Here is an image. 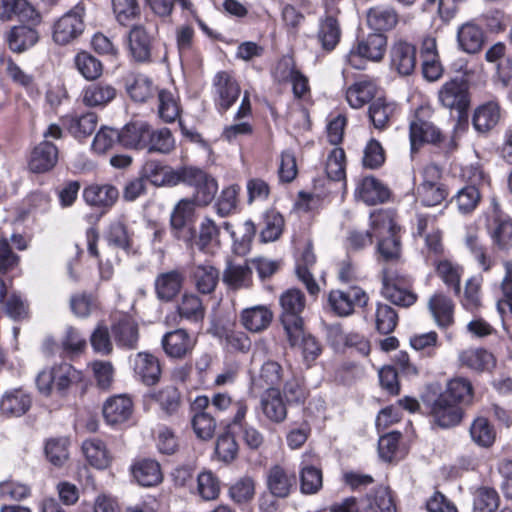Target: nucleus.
Returning <instances> with one entry per match:
<instances>
[{"label": "nucleus", "mask_w": 512, "mask_h": 512, "mask_svg": "<svg viewBox=\"0 0 512 512\" xmlns=\"http://www.w3.org/2000/svg\"><path fill=\"white\" fill-rule=\"evenodd\" d=\"M142 178L155 186H175V170L157 160H148L142 167Z\"/></svg>", "instance_id": "2f4dec72"}, {"label": "nucleus", "mask_w": 512, "mask_h": 512, "mask_svg": "<svg viewBox=\"0 0 512 512\" xmlns=\"http://www.w3.org/2000/svg\"><path fill=\"white\" fill-rule=\"evenodd\" d=\"M426 110L420 109L410 124V142L412 151H416L423 143L437 144L442 140L440 130L424 118Z\"/></svg>", "instance_id": "9d476101"}, {"label": "nucleus", "mask_w": 512, "mask_h": 512, "mask_svg": "<svg viewBox=\"0 0 512 512\" xmlns=\"http://www.w3.org/2000/svg\"><path fill=\"white\" fill-rule=\"evenodd\" d=\"M461 366L477 372H483L494 365V356L483 348H469L458 355Z\"/></svg>", "instance_id": "473e14b6"}, {"label": "nucleus", "mask_w": 512, "mask_h": 512, "mask_svg": "<svg viewBox=\"0 0 512 512\" xmlns=\"http://www.w3.org/2000/svg\"><path fill=\"white\" fill-rule=\"evenodd\" d=\"M131 472L137 483L144 487L156 486L163 479L159 463L152 459H141L135 462Z\"/></svg>", "instance_id": "b1692460"}, {"label": "nucleus", "mask_w": 512, "mask_h": 512, "mask_svg": "<svg viewBox=\"0 0 512 512\" xmlns=\"http://www.w3.org/2000/svg\"><path fill=\"white\" fill-rule=\"evenodd\" d=\"M214 86L219 97V105L227 110L238 99L240 87L235 79L225 71L216 74Z\"/></svg>", "instance_id": "a878e982"}, {"label": "nucleus", "mask_w": 512, "mask_h": 512, "mask_svg": "<svg viewBox=\"0 0 512 512\" xmlns=\"http://www.w3.org/2000/svg\"><path fill=\"white\" fill-rule=\"evenodd\" d=\"M418 197L425 206H436L441 204L448 195L443 184H428L422 182L417 189Z\"/></svg>", "instance_id": "680f3d73"}, {"label": "nucleus", "mask_w": 512, "mask_h": 512, "mask_svg": "<svg viewBox=\"0 0 512 512\" xmlns=\"http://www.w3.org/2000/svg\"><path fill=\"white\" fill-rule=\"evenodd\" d=\"M314 457L311 453H305L302 456L300 470V488L304 494H314L322 487V472L314 466Z\"/></svg>", "instance_id": "bb28decb"}, {"label": "nucleus", "mask_w": 512, "mask_h": 512, "mask_svg": "<svg viewBox=\"0 0 512 512\" xmlns=\"http://www.w3.org/2000/svg\"><path fill=\"white\" fill-rule=\"evenodd\" d=\"M368 295L358 286L345 289H334L329 292L328 304L338 316L351 315L356 308L364 307L368 302Z\"/></svg>", "instance_id": "20e7f679"}, {"label": "nucleus", "mask_w": 512, "mask_h": 512, "mask_svg": "<svg viewBox=\"0 0 512 512\" xmlns=\"http://www.w3.org/2000/svg\"><path fill=\"white\" fill-rule=\"evenodd\" d=\"M376 94V84L371 80H360L348 87L346 100L355 109L363 107L371 101Z\"/></svg>", "instance_id": "4c0bfd02"}, {"label": "nucleus", "mask_w": 512, "mask_h": 512, "mask_svg": "<svg viewBox=\"0 0 512 512\" xmlns=\"http://www.w3.org/2000/svg\"><path fill=\"white\" fill-rule=\"evenodd\" d=\"M438 99L445 108L454 109L460 114L465 112L470 105L468 83L463 79L445 82L438 92Z\"/></svg>", "instance_id": "423d86ee"}, {"label": "nucleus", "mask_w": 512, "mask_h": 512, "mask_svg": "<svg viewBox=\"0 0 512 512\" xmlns=\"http://www.w3.org/2000/svg\"><path fill=\"white\" fill-rule=\"evenodd\" d=\"M111 5L115 19L121 25H127L140 15L137 0H111Z\"/></svg>", "instance_id": "052dcab7"}, {"label": "nucleus", "mask_w": 512, "mask_h": 512, "mask_svg": "<svg viewBox=\"0 0 512 512\" xmlns=\"http://www.w3.org/2000/svg\"><path fill=\"white\" fill-rule=\"evenodd\" d=\"M487 227L498 248L509 249L512 247V219L501 209L495 199L492 200L488 213Z\"/></svg>", "instance_id": "39448f33"}, {"label": "nucleus", "mask_w": 512, "mask_h": 512, "mask_svg": "<svg viewBox=\"0 0 512 512\" xmlns=\"http://www.w3.org/2000/svg\"><path fill=\"white\" fill-rule=\"evenodd\" d=\"M69 440L67 438H54L45 445L46 457L51 464L61 467L69 458Z\"/></svg>", "instance_id": "bf43d9fd"}, {"label": "nucleus", "mask_w": 512, "mask_h": 512, "mask_svg": "<svg viewBox=\"0 0 512 512\" xmlns=\"http://www.w3.org/2000/svg\"><path fill=\"white\" fill-rule=\"evenodd\" d=\"M239 232L241 236H238L236 231H231V238L234 241L233 248L236 254L245 256L250 251L251 242L256 233L254 223L251 220L245 221Z\"/></svg>", "instance_id": "e2e57ef3"}, {"label": "nucleus", "mask_w": 512, "mask_h": 512, "mask_svg": "<svg viewBox=\"0 0 512 512\" xmlns=\"http://www.w3.org/2000/svg\"><path fill=\"white\" fill-rule=\"evenodd\" d=\"M61 348L69 357L82 354L87 348V341L81 331L67 326L61 336Z\"/></svg>", "instance_id": "603ef678"}, {"label": "nucleus", "mask_w": 512, "mask_h": 512, "mask_svg": "<svg viewBox=\"0 0 512 512\" xmlns=\"http://www.w3.org/2000/svg\"><path fill=\"white\" fill-rule=\"evenodd\" d=\"M82 381V371L67 362L45 367L38 372L35 378L38 392L45 397L52 396L54 392L60 397H65L72 386Z\"/></svg>", "instance_id": "f257e3e1"}, {"label": "nucleus", "mask_w": 512, "mask_h": 512, "mask_svg": "<svg viewBox=\"0 0 512 512\" xmlns=\"http://www.w3.org/2000/svg\"><path fill=\"white\" fill-rule=\"evenodd\" d=\"M499 503V495L494 489L480 488L474 499V512H496Z\"/></svg>", "instance_id": "774afa93"}, {"label": "nucleus", "mask_w": 512, "mask_h": 512, "mask_svg": "<svg viewBox=\"0 0 512 512\" xmlns=\"http://www.w3.org/2000/svg\"><path fill=\"white\" fill-rule=\"evenodd\" d=\"M370 233L372 237L387 238L389 236L397 235L399 227L395 224L391 212L386 210L374 211L370 215Z\"/></svg>", "instance_id": "58836bf2"}, {"label": "nucleus", "mask_w": 512, "mask_h": 512, "mask_svg": "<svg viewBox=\"0 0 512 512\" xmlns=\"http://www.w3.org/2000/svg\"><path fill=\"white\" fill-rule=\"evenodd\" d=\"M382 282V294L391 303L399 306L408 307L416 301L415 294L397 286L392 281V279L390 278L386 271L383 272Z\"/></svg>", "instance_id": "09e8293b"}, {"label": "nucleus", "mask_w": 512, "mask_h": 512, "mask_svg": "<svg viewBox=\"0 0 512 512\" xmlns=\"http://www.w3.org/2000/svg\"><path fill=\"white\" fill-rule=\"evenodd\" d=\"M195 203L191 199L180 200L170 215V226L173 235L180 239L182 232L189 221H191L195 212Z\"/></svg>", "instance_id": "e433bc0d"}, {"label": "nucleus", "mask_w": 512, "mask_h": 512, "mask_svg": "<svg viewBox=\"0 0 512 512\" xmlns=\"http://www.w3.org/2000/svg\"><path fill=\"white\" fill-rule=\"evenodd\" d=\"M118 196L117 188L110 184L90 185L83 191L86 203L96 207L109 208L115 204Z\"/></svg>", "instance_id": "c756f323"}, {"label": "nucleus", "mask_w": 512, "mask_h": 512, "mask_svg": "<svg viewBox=\"0 0 512 512\" xmlns=\"http://www.w3.org/2000/svg\"><path fill=\"white\" fill-rule=\"evenodd\" d=\"M146 151L149 153L169 154L175 149V138L169 128L151 127Z\"/></svg>", "instance_id": "c03bdc74"}, {"label": "nucleus", "mask_w": 512, "mask_h": 512, "mask_svg": "<svg viewBox=\"0 0 512 512\" xmlns=\"http://www.w3.org/2000/svg\"><path fill=\"white\" fill-rule=\"evenodd\" d=\"M127 91L134 101L145 102L154 95L156 88L149 77L138 74L132 83L128 84Z\"/></svg>", "instance_id": "13d9d810"}, {"label": "nucleus", "mask_w": 512, "mask_h": 512, "mask_svg": "<svg viewBox=\"0 0 512 512\" xmlns=\"http://www.w3.org/2000/svg\"><path fill=\"white\" fill-rule=\"evenodd\" d=\"M500 118V104L495 100H491L476 108L472 124L477 132L486 134L499 123Z\"/></svg>", "instance_id": "6ab92c4d"}, {"label": "nucleus", "mask_w": 512, "mask_h": 512, "mask_svg": "<svg viewBox=\"0 0 512 512\" xmlns=\"http://www.w3.org/2000/svg\"><path fill=\"white\" fill-rule=\"evenodd\" d=\"M159 106L158 114L159 117L167 123L174 122L180 115V108L176 97L173 93L161 90L158 94Z\"/></svg>", "instance_id": "0e129e2a"}, {"label": "nucleus", "mask_w": 512, "mask_h": 512, "mask_svg": "<svg viewBox=\"0 0 512 512\" xmlns=\"http://www.w3.org/2000/svg\"><path fill=\"white\" fill-rule=\"evenodd\" d=\"M117 95L111 84L96 82L86 86L82 91V101L88 107H104Z\"/></svg>", "instance_id": "5701e85b"}, {"label": "nucleus", "mask_w": 512, "mask_h": 512, "mask_svg": "<svg viewBox=\"0 0 512 512\" xmlns=\"http://www.w3.org/2000/svg\"><path fill=\"white\" fill-rule=\"evenodd\" d=\"M196 339L187 330L178 328L165 333L161 345L165 354L172 359H183L191 354Z\"/></svg>", "instance_id": "1a4fd4ad"}, {"label": "nucleus", "mask_w": 512, "mask_h": 512, "mask_svg": "<svg viewBox=\"0 0 512 512\" xmlns=\"http://www.w3.org/2000/svg\"><path fill=\"white\" fill-rule=\"evenodd\" d=\"M296 485V476L293 472L276 464L266 473V487L268 491L280 499L287 498Z\"/></svg>", "instance_id": "ddd939ff"}, {"label": "nucleus", "mask_w": 512, "mask_h": 512, "mask_svg": "<svg viewBox=\"0 0 512 512\" xmlns=\"http://www.w3.org/2000/svg\"><path fill=\"white\" fill-rule=\"evenodd\" d=\"M151 125L146 121H133L126 124L122 131V145L136 150H145Z\"/></svg>", "instance_id": "4be33fe9"}, {"label": "nucleus", "mask_w": 512, "mask_h": 512, "mask_svg": "<svg viewBox=\"0 0 512 512\" xmlns=\"http://www.w3.org/2000/svg\"><path fill=\"white\" fill-rule=\"evenodd\" d=\"M436 273L456 294L460 292L462 268L458 264L447 259L441 260L436 265Z\"/></svg>", "instance_id": "6e6d98bb"}, {"label": "nucleus", "mask_w": 512, "mask_h": 512, "mask_svg": "<svg viewBox=\"0 0 512 512\" xmlns=\"http://www.w3.org/2000/svg\"><path fill=\"white\" fill-rule=\"evenodd\" d=\"M340 37L341 29L336 18L327 16L320 21L317 39L324 50H334L340 41Z\"/></svg>", "instance_id": "37998d69"}, {"label": "nucleus", "mask_w": 512, "mask_h": 512, "mask_svg": "<svg viewBox=\"0 0 512 512\" xmlns=\"http://www.w3.org/2000/svg\"><path fill=\"white\" fill-rule=\"evenodd\" d=\"M58 161V149L49 141H42L31 152L29 168L36 173L52 169Z\"/></svg>", "instance_id": "a211bd4d"}, {"label": "nucleus", "mask_w": 512, "mask_h": 512, "mask_svg": "<svg viewBox=\"0 0 512 512\" xmlns=\"http://www.w3.org/2000/svg\"><path fill=\"white\" fill-rule=\"evenodd\" d=\"M441 394L460 407L470 406L474 400L473 385L469 379L464 377H455L449 380L445 391Z\"/></svg>", "instance_id": "c85d7f7f"}, {"label": "nucleus", "mask_w": 512, "mask_h": 512, "mask_svg": "<svg viewBox=\"0 0 512 512\" xmlns=\"http://www.w3.org/2000/svg\"><path fill=\"white\" fill-rule=\"evenodd\" d=\"M367 23L375 30H390L398 23V13L391 6H375L367 12Z\"/></svg>", "instance_id": "c9c22d12"}, {"label": "nucleus", "mask_w": 512, "mask_h": 512, "mask_svg": "<svg viewBox=\"0 0 512 512\" xmlns=\"http://www.w3.org/2000/svg\"><path fill=\"white\" fill-rule=\"evenodd\" d=\"M38 41V33L28 26L13 27L8 35L7 42L9 48L14 52H23L33 46Z\"/></svg>", "instance_id": "a18cd8bd"}, {"label": "nucleus", "mask_w": 512, "mask_h": 512, "mask_svg": "<svg viewBox=\"0 0 512 512\" xmlns=\"http://www.w3.org/2000/svg\"><path fill=\"white\" fill-rule=\"evenodd\" d=\"M105 239L110 246L117 247L126 252L132 249V239L126 226L120 222H112L105 234Z\"/></svg>", "instance_id": "4d7b16f0"}, {"label": "nucleus", "mask_w": 512, "mask_h": 512, "mask_svg": "<svg viewBox=\"0 0 512 512\" xmlns=\"http://www.w3.org/2000/svg\"><path fill=\"white\" fill-rule=\"evenodd\" d=\"M390 66L401 76L410 75L416 67V49L405 40L398 39L390 47Z\"/></svg>", "instance_id": "9b49d317"}, {"label": "nucleus", "mask_w": 512, "mask_h": 512, "mask_svg": "<svg viewBox=\"0 0 512 512\" xmlns=\"http://www.w3.org/2000/svg\"><path fill=\"white\" fill-rule=\"evenodd\" d=\"M387 46V37L382 33H371L358 40L346 55L347 63L355 69H364L365 60L379 62L383 59Z\"/></svg>", "instance_id": "7ed1b4c3"}, {"label": "nucleus", "mask_w": 512, "mask_h": 512, "mask_svg": "<svg viewBox=\"0 0 512 512\" xmlns=\"http://www.w3.org/2000/svg\"><path fill=\"white\" fill-rule=\"evenodd\" d=\"M190 278L199 293L208 295L217 287L219 271L209 263L193 264L190 268Z\"/></svg>", "instance_id": "f3484780"}, {"label": "nucleus", "mask_w": 512, "mask_h": 512, "mask_svg": "<svg viewBox=\"0 0 512 512\" xmlns=\"http://www.w3.org/2000/svg\"><path fill=\"white\" fill-rule=\"evenodd\" d=\"M185 276L180 270L174 269L158 274L154 280L156 297L161 302H171L182 290Z\"/></svg>", "instance_id": "f8f14e48"}, {"label": "nucleus", "mask_w": 512, "mask_h": 512, "mask_svg": "<svg viewBox=\"0 0 512 512\" xmlns=\"http://www.w3.org/2000/svg\"><path fill=\"white\" fill-rule=\"evenodd\" d=\"M279 303L281 322L290 344L295 346L302 333V313L306 307L305 295L299 289H288L280 296Z\"/></svg>", "instance_id": "f03ea898"}, {"label": "nucleus", "mask_w": 512, "mask_h": 512, "mask_svg": "<svg viewBox=\"0 0 512 512\" xmlns=\"http://www.w3.org/2000/svg\"><path fill=\"white\" fill-rule=\"evenodd\" d=\"M431 416L438 426L449 428L460 423L463 408L440 394L432 404Z\"/></svg>", "instance_id": "2eb2a0df"}, {"label": "nucleus", "mask_w": 512, "mask_h": 512, "mask_svg": "<svg viewBox=\"0 0 512 512\" xmlns=\"http://www.w3.org/2000/svg\"><path fill=\"white\" fill-rule=\"evenodd\" d=\"M394 103L387 102L385 98H376L369 107V118L376 129L383 130L387 127L390 118L395 112Z\"/></svg>", "instance_id": "3c124183"}, {"label": "nucleus", "mask_w": 512, "mask_h": 512, "mask_svg": "<svg viewBox=\"0 0 512 512\" xmlns=\"http://www.w3.org/2000/svg\"><path fill=\"white\" fill-rule=\"evenodd\" d=\"M472 441L480 447H491L496 439V431L488 419L484 417L476 418L469 429Z\"/></svg>", "instance_id": "8fccbe9b"}, {"label": "nucleus", "mask_w": 512, "mask_h": 512, "mask_svg": "<svg viewBox=\"0 0 512 512\" xmlns=\"http://www.w3.org/2000/svg\"><path fill=\"white\" fill-rule=\"evenodd\" d=\"M74 63L79 73L86 80H95L102 75V63L88 52H79L75 56Z\"/></svg>", "instance_id": "5fc2aeb1"}, {"label": "nucleus", "mask_w": 512, "mask_h": 512, "mask_svg": "<svg viewBox=\"0 0 512 512\" xmlns=\"http://www.w3.org/2000/svg\"><path fill=\"white\" fill-rule=\"evenodd\" d=\"M82 450L89 464L97 469L107 468L112 461V456L105 443L99 439L84 441Z\"/></svg>", "instance_id": "f704fd0d"}, {"label": "nucleus", "mask_w": 512, "mask_h": 512, "mask_svg": "<svg viewBox=\"0 0 512 512\" xmlns=\"http://www.w3.org/2000/svg\"><path fill=\"white\" fill-rule=\"evenodd\" d=\"M316 262V257L312 251L311 245H307L304 249L301 262L298 264L296 273L300 281L306 286V289L311 295H317L320 291L319 285L316 283L309 268Z\"/></svg>", "instance_id": "49530a36"}, {"label": "nucleus", "mask_w": 512, "mask_h": 512, "mask_svg": "<svg viewBox=\"0 0 512 512\" xmlns=\"http://www.w3.org/2000/svg\"><path fill=\"white\" fill-rule=\"evenodd\" d=\"M261 408L264 415L272 422L281 423L286 419L287 409L279 389H272L263 395Z\"/></svg>", "instance_id": "a19ab883"}, {"label": "nucleus", "mask_w": 512, "mask_h": 512, "mask_svg": "<svg viewBox=\"0 0 512 512\" xmlns=\"http://www.w3.org/2000/svg\"><path fill=\"white\" fill-rule=\"evenodd\" d=\"M98 117L95 113L89 112L80 117H66L64 125L68 131L78 139L91 135L97 126Z\"/></svg>", "instance_id": "de8ad7c7"}, {"label": "nucleus", "mask_w": 512, "mask_h": 512, "mask_svg": "<svg viewBox=\"0 0 512 512\" xmlns=\"http://www.w3.org/2000/svg\"><path fill=\"white\" fill-rule=\"evenodd\" d=\"M132 400L125 395L113 396L104 403L103 416L111 425L123 423L132 414Z\"/></svg>", "instance_id": "412c9836"}, {"label": "nucleus", "mask_w": 512, "mask_h": 512, "mask_svg": "<svg viewBox=\"0 0 512 512\" xmlns=\"http://www.w3.org/2000/svg\"><path fill=\"white\" fill-rule=\"evenodd\" d=\"M32 406V397L23 388H12L4 392L0 399V411L7 417H21Z\"/></svg>", "instance_id": "4468645a"}, {"label": "nucleus", "mask_w": 512, "mask_h": 512, "mask_svg": "<svg viewBox=\"0 0 512 512\" xmlns=\"http://www.w3.org/2000/svg\"><path fill=\"white\" fill-rule=\"evenodd\" d=\"M197 492L206 501L214 500L220 493V483L210 471H204L197 477Z\"/></svg>", "instance_id": "69168bd1"}, {"label": "nucleus", "mask_w": 512, "mask_h": 512, "mask_svg": "<svg viewBox=\"0 0 512 512\" xmlns=\"http://www.w3.org/2000/svg\"><path fill=\"white\" fill-rule=\"evenodd\" d=\"M223 282L234 290L249 288L252 284V269L249 262H229L223 272Z\"/></svg>", "instance_id": "7c9ffc66"}, {"label": "nucleus", "mask_w": 512, "mask_h": 512, "mask_svg": "<svg viewBox=\"0 0 512 512\" xmlns=\"http://www.w3.org/2000/svg\"><path fill=\"white\" fill-rule=\"evenodd\" d=\"M356 196L366 204L375 205L387 200L389 191L377 179L366 177L358 184Z\"/></svg>", "instance_id": "72a5a7b5"}, {"label": "nucleus", "mask_w": 512, "mask_h": 512, "mask_svg": "<svg viewBox=\"0 0 512 512\" xmlns=\"http://www.w3.org/2000/svg\"><path fill=\"white\" fill-rule=\"evenodd\" d=\"M135 377L147 386L155 385L161 377V365L159 359L148 352H138L129 357Z\"/></svg>", "instance_id": "6e6552de"}, {"label": "nucleus", "mask_w": 512, "mask_h": 512, "mask_svg": "<svg viewBox=\"0 0 512 512\" xmlns=\"http://www.w3.org/2000/svg\"><path fill=\"white\" fill-rule=\"evenodd\" d=\"M272 319V311L264 305L245 308L240 313L242 326L252 333H259L267 329Z\"/></svg>", "instance_id": "aec40b11"}, {"label": "nucleus", "mask_w": 512, "mask_h": 512, "mask_svg": "<svg viewBox=\"0 0 512 512\" xmlns=\"http://www.w3.org/2000/svg\"><path fill=\"white\" fill-rule=\"evenodd\" d=\"M281 379V366L277 362L268 361L262 365L259 377L254 380V385L269 392L272 389H278Z\"/></svg>", "instance_id": "864d4df0"}, {"label": "nucleus", "mask_w": 512, "mask_h": 512, "mask_svg": "<svg viewBox=\"0 0 512 512\" xmlns=\"http://www.w3.org/2000/svg\"><path fill=\"white\" fill-rule=\"evenodd\" d=\"M113 334L117 344L127 349H135L139 340L137 323L131 318L124 317L113 326Z\"/></svg>", "instance_id": "ea45409f"}, {"label": "nucleus", "mask_w": 512, "mask_h": 512, "mask_svg": "<svg viewBox=\"0 0 512 512\" xmlns=\"http://www.w3.org/2000/svg\"><path fill=\"white\" fill-rule=\"evenodd\" d=\"M457 41L459 47L466 53H478L485 42L483 30L472 22L461 25L457 32Z\"/></svg>", "instance_id": "cd10ccee"}, {"label": "nucleus", "mask_w": 512, "mask_h": 512, "mask_svg": "<svg viewBox=\"0 0 512 512\" xmlns=\"http://www.w3.org/2000/svg\"><path fill=\"white\" fill-rule=\"evenodd\" d=\"M178 315L191 322L204 319L205 307L199 296L194 293H184L177 304Z\"/></svg>", "instance_id": "79ce46f5"}, {"label": "nucleus", "mask_w": 512, "mask_h": 512, "mask_svg": "<svg viewBox=\"0 0 512 512\" xmlns=\"http://www.w3.org/2000/svg\"><path fill=\"white\" fill-rule=\"evenodd\" d=\"M128 48L131 56L137 62H146L151 57L153 36L145 26L138 24L132 26L127 36Z\"/></svg>", "instance_id": "dca6fc26"}, {"label": "nucleus", "mask_w": 512, "mask_h": 512, "mask_svg": "<svg viewBox=\"0 0 512 512\" xmlns=\"http://www.w3.org/2000/svg\"><path fill=\"white\" fill-rule=\"evenodd\" d=\"M428 309L440 328H447L454 323V304L443 293H435L431 296Z\"/></svg>", "instance_id": "393cba45"}, {"label": "nucleus", "mask_w": 512, "mask_h": 512, "mask_svg": "<svg viewBox=\"0 0 512 512\" xmlns=\"http://www.w3.org/2000/svg\"><path fill=\"white\" fill-rule=\"evenodd\" d=\"M83 31V8L75 7L56 21L53 39L58 44L66 45L78 38Z\"/></svg>", "instance_id": "0eeeda50"}, {"label": "nucleus", "mask_w": 512, "mask_h": 512, "mask_svg": "<svg viewBox=\"0 0 512 512\" xmlns=\"http://www.w3.org/2000/svg\"><path fill=\"white\" fill-rule=\"evenodd\" d=\"M122 144V131L113 128H102L94 137L92 149L99 153H106L114 147L116 143Z\"/></svg>", "instance_id": "338daca9"}]
</instances>
